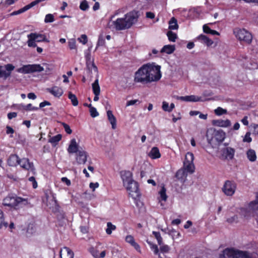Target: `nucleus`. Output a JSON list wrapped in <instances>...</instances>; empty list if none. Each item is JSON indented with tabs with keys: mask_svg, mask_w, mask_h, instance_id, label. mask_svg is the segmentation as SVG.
<instances>
[{
	"mask_svg": "<svg viewBox=\"0 0 258 258\" xmlns=\"http://www.w3.org/2000/svg\"><path fill=\"white\" fill-rule=\"evenodd\" d=\"M138 12L131 11L126 14L124 17L117 18L115 21L110 20L108 23L109 28L113 26L118 31L130 28L138 20Z\"/></svg>",
	"mask_w": 258,
	"mask_h": 258,
	"instance_id": "1",
	"label": "nucleus"
},
{
	"mask_svg": "<svg viewBox=\"0 0 258 258\" xmlns=\"http://www.w3.org/2000/svg\"><path fill=\"white\" fill-rule=\"evenodd\" d=\"M53 67L51 64L43 63L42 66L40 64H27L17 69L18 73L23 74H30L35 72H41L45 71L46 73H50L53 70Z\"/></svg>",
	"mask_w": 258,
	"mask_h": 258,
	"instance_id": "2",
	"label": "nucleus"
},
{
	"mask_svg": "<svg viewBox=\"0 0 258 258\" xmlns=\"http://www.w3.org/2000/svg\"><path fill=\"white\" fill-rule=\"evenodd\" d=\"M194 156L192 153L188 152L185 158V161L183 163L184 170H179L176 173V177L179 178L180 175H182L184 173V170L187 172L192 173L195 171V166L193 163Z\"/></svg>",
	"mask_w": 258,
	"mask_h": 258,
	"instance_id": "3",
	"label": "nucleus"
},
{
	"mask_svg": "<svg viewBox=\"0 0 258 258\" xmlns=\"http://www.w3.org/2000/svg\"><path fill=\"white\" fill-rule=\"evenodd\" d=\"M206 137L209 144L212 145L214 141L220 144L225 139L226 134L222 130H213L208 132Z\"/></svg>",
	"mask_w": 258,
	"mask_h": 258,
	"instance_id": "4",
	"label": "nucleus"
},
{
	"mask_svg": "<svg viewBox=\"0 0 258 258\" xmlns=\"http://www.w3.org/2000/svg\"><path fill=\"white\" fill-rule=\"evenodd\" d=\"M28 203L27 200L25 199L8 196L4 199L3 204L5 206L17 208V207L26 205Z\"/></svg>",
	"mask_w": 258,
	"mask_h": 258,
	"instance_id": "5",
	"label": "nucleus"
},
{
	"mask_svg": "<svg viewBox=\"0 0 258 258\" xmlns=\"http://www.w3.org/2000/svg\"><path fill=\"white\" fill-rule=\"evenodd\" d=\"M148 74V65L144 64L135 73L134 81L143 84L150 83Z\"/></svg>",
	"mask_w": 258,
	"mask_h": 258,
	"instance_id": "6",
	"label": "nucleus"
},
{
	"mask_svg": "<svg viewBox=\"0 0 258 258\" xmlns=\"http://www.w3.org/2000/svg\"><path fill=\"white\" fill-rule=\"evenodd\" d=\"M147 65H148V79L150 80V82L159 80L161 77L160 66H155L153 63H147Z\"/></svg>",
	"mask_w": 258,
	"mask_h": 258,
	"instance_id": "7",
	"label": "nucleus"
},
{
	"mask_svg": "<svg viewBox=\"0 0 258 258\" xmlns=\"http://www.w3.org/2000/svg\"><path fill=\"white\" fill-rule=\"evenodd\" d=\"M234 34L236 37L241 41L249 44L251 43L252 37L251 34L244 29H235Z\"/></svg>",
	"mask_w": 258,
	"mask_h": 258,
	"instance_id": "8",
	"label": "nucleus"
},
{
	"mask_svg": "<svg viewBox=\"0 0 258 258\" xmlns=\"http://www.w3.org/2000/svg\"><path fill=\"white\" fill-rule=\"evenodd\" d=\"M125 187L126 190L128 191V194L133 199H136L138 198L140 196V192L138 187V183L134 180H133L132 182H128V183L124 185Z\"/></svg>",
	"mask_w": 258,
	"mask_h": 258,
	"instance_id": "9",
	"label": "nucleus"
},
{
	"mask_svg": "<svg viewBox=\"0 0 258 258\" xmlns=\"http://www.w3.org/2000/svg\"><path fill=\"white\" fill-rule=\"evenodd\" d=\"M236 184L234 181L226 180L222 188L223 192L227 196H232L235 191Z\"/></svg>",
	"mask_w": 258,
	"mask_h": 258,
	"instance_id": "10",
	"label": "nucleus"
},
{
	"mask_svg": "<svg viewBox=\"0 0 258 258\" xmlns=\"http://www.w3.org/2000/svg\"><path fill=\"white\" fill-rule=\"evenodd\" d=\"M15 69V67L12 64H7L5 67L0 66V78L6 79L11 75V72Z\"/></svg>",
	"mask_w": 258,
	"mask_h": 258,
	"instance_id": "11",
	"label": "nucleus"
},
{
	"mask_svg": "<svg viewBox=\"0 0 258 258\" xmlns=\"http://www.w3.org/2000/svg\"><path fill=\"white\" fill-rule=\"evenodd\" d=\"M86 64L87 73L90 79L93 77V74H94L96 75V78H98V71L97 67L95 65V64L91 61H87Z\"/></svg>",
	"mask_w": 258,
	"mask_h": 258,
	"instance_id": "12",
	"label": "nucleus"
},
{
	"mask_svg": "<svg viewBox=\"0 0 258 258\" xmlns=\"http://www.w3.org/2000/svg\"><path fill=\"white\" fill-rule=\"evenodd\" d=\"M19 165H20L22 168L27 170H30L33 173H35V168L33 164L30 162L28 158H24L20 159Z\"/></svg>",
	"mask_w": 258,
	"mask_h": 258,
	"instance_id": "13",
	"label": "nucleus"
},
{
	"mask_svg": "<svg viewBox=\"0 0 258 258\" xmlns=\"http://www.w3.org/2000/svg\"><path fill=\"white\" fill-rule=\"evenodd\" d=\"M87 153L83 150H79L76 154V160L78 164H84L87 161Z\"/></svg>",
	"mask_w": 258,
	"mask_h": 258,
	"instance_id": "14",
	"label": "nucleus"
},
{
	"mask_svg": "<svg viewBox=\"0 0 258 258\" xmlns=\"http://www.w3.org/2000/svg\"><path fill=\"white\" fill-rule=\"evenodd\" d=\"M176 98L178 100H180L185 102H198L204 101L206 100H203L202 97L196 96L195 95H189L185 96H177Z\"/></svg>",
	"mask_w": 258,
	"mask_h": 258,
	"instance_id": "15",
	"label": "nucleus"
},
{
	"mask_svg": "<svg viewBox=\"0 0 258 258\" xmlns=\"http://www.w3.org/2000/svg\"><path fill=\"white\" fill-rule=\"evenodd\" d=\"M236 258H258V254L256 253L237 250Z\"/></svg>",
	"mask_w": 258,
	"mask_h": 258,
	"instance_id": "16",
	"label": "nucleus"
},
{
	"mask_svg": "<svg viewBox=\"0 0 258 258\" xmlns=\"http://www.w3.org/2000/svg\"><path fill=\"white\" fill-rule=\"evenodd\" d=\"M120 176L123 181V186L132 182L133 180V174L130 171L124 170L120 172Z\"/></svg>",
	"mask_w": 258,
	"mask_h": 258,
	"instance_id": "17",
	"label": "nucleus"
},
{
	"mask_svg": "<svg viewBox=\"0 0 258 258\" xmlns=\"http://www.w3.org/2000/svg\"><path fill=\"white\" fill-rule=\"evenodd\" d=\"M46 91L57 98H59L63 93L62 89L56 86L47 88Z\"/></svg>",
	"mask_w": 258,
	"mask_h": 258,
	"instance_id": "18",
	"label": "nucleus"
},
{
	"mask_svg": "<svg viewBox=\"0 0 258 258\" xmlns=\"http://www.w3.org/2000/svg\"><path fill=\"white\" fill-rule=\"evenodd\" d=\"M237 250L232 248H226L220 255V258H236Z\"/></svg>",
	"mask_w": 258,
	"mask_h": 258,
	"instance_id": "19",
	"label": "nucleus"
},
{
	"mask_svg": "<svg viewBox=\"0 0 258 258\" xmlns=\"http://www.w3.org/2000/svg\"><path fill=\"white\" fill-rule=\"evenodd\" d=\"M222 155L225 158L228 160H231L233 158L235 150L231 147H226L222 150Z\"/></svg>",
	"mask_w": 258,
	"mask_h": 258,
	"instance_id": "20",
	"label": "nucleus"
},
{
	"mask_svg": "<svg viewBox=\"0 0 258 258\" xmlns=\"http://www.w3.org/2000/svg\"><path fill=\"white\" fill-rule=\"evenodd\" d=\"M28 37H31L36 42L42 41L47 42H49V40L46 38V36L44 35L37 33H31L30 34L28 35Z\"/></svg>",
	"mask_w": 258,
	"mask_h": 258,
	"instance_id": "21",
	"label": "nucleus"
},
{
	"mask_svg": "<svg viewBox=\"0 0 258 258\" xmlns=\"http://www.w3.org/2000/svg\"><path fill=\"white\" fill-rule=\"evenodd\" d=\"M61 258H73L74 252L68 247H64L60 251Z\"/></svg>",
	"mask_w": 258,
	"mask_h": 258,
	"instance_id": "22",
	"label": "nucleus"
},
{
	"mask_svg": "<svg viewBox=\"0 0 258 258\" xmlns=\"http://www.w3.org/2000/svg\"><path fill=\"white\" fill-rule=\"evenodd\" d=\"M213 124L217 126L227 127L231 125V121L229 119H217L213 121Z\"/></svg>",
	"mask_w": 258,
	"mask_h": 258,
	"instance_id": "23",
	"label": "nucleus"
},
{
	"mask_svg": "<svg viewBox=\"0 0 258 258\" xmlns=\"http://www.w3.org/2000/svg\"><path fill=\"white\" fill-rule=\"evenodd\" d=\"M82 150V149L81 150ZM79 150L78 145L77 144L76 140L75 139H72L68 149V152L69 153L77 154Z\"/></svg>",
	"mask_w": 258,
	"mask_h": 258,
	"instance_id": "24",
	"label": "nucleus"
},
{
	"mask_svg": "<svg viewBox=\"0 0 258 258\" xmlns=\"http://www.w3.org/2000/svg\"><path fill=\"white\" fill-rule=\"evenodd\" d=\"M125 241L126 242L130 243L132 246H133L136 250L139 252H141L140 246L137 242H136L133 236L131 235L126 236L125 237Z\"/></svg>",
	"mask_w": 258,
	"mask_h": 258,
	"instance_id": "25",
	"label": "nucleus"
},
{
	"mask_svg": "<svg viewBox=\"0 0 258 258\" xmlns=\"http://www.w3.org/2000/svg\"><path fill=\"white\" fill-rule=\"evenodd\" d=\"M248 206L250 211L253 213L258 211V192L256 193L255 199L250 202Z\"/></svg>",
	"mask_w": 258,
	"mask_h": 258,
	"instance_id": "26",
	"label": "nucleus"
},
{
	"mask_svg": "<svg viewBox=\"0 0 258 258\" xmlns=\"http://www.w3.org/2000/svg\"><path fill=\"white\" fill-rule=\"evenodd\" d=\"M20 159L15 154L11 155L8 159V164L10 166H16L19 163Z\"/></svg>",
	"mask_w": 258,
	"mask_h": 258,
	"instance_id": "27",
	"label": "nucleus"
},
{
	"mask_svg": "<svg viewBox=\"0 0 258 258\" xmlns=\"http://www.w3.org/2000/svg\"><path fill=\"white\" fill-rule=\"evenodd\" d=\"M197 39L201 42L206 44L208 46L212 45L213 41L206 35L201 34L197 37Z\"/></svg>",
	"mask_w": 258,
	"mask_h": 258,
	"instance_id": "28",
	"label": "nucleus"
},
{
	"mask_svg": "<svg viewBox=\"0 0 258 258\" xmlns=\"http://www.w3.org/2000/svg\"><path fill=\"white\" fill-rule=\"evenodd\" d=\"M175 46L174 45H166L163 47L161 50V52H164L170 54L172 53L175 51Z\"/></svg>",
	"mask_w": 258,
	"mask_h": 258,
	"instance_id": "29",
	"label": "nucleus"
},
{
	"mask_svg": "<svg viewBox=\"0 0 258 258\" xmlns=\"http://www.w3.org/2000/svg\"><path fill=\"white\" fill-rule=\"evenodd\" d=\"M149 156L152 159L160 158L161 154L158 148L157 147H153L149 152Z\"/></svg>",
	"mask_w": 258,
	"mask_h": 258,
	"instance_id": "30",
	"label": "nucleus"
},
{
	"mask_svg": "<svg viewBox=\"0 0 258 258\" xmlns=\"http://www.w3.org/2000/svg\"><path fill=\"white\" fill-rule=\"evenodd\" d=\"M146 241L150 246L151 249L154 251L155 254L158 255L159 258H164L159 252V250L157 245L152 243L148 240H147Z\"/></svg>",
	"mask_w": 258,
	"mask_h": 258,
	"instance_id": "31",
	"label": "nucleus"
},
{
	"mask_svg": "<svg viewBox=\"0 0 258 258\" xmlns=\"http://www.w3.org/2000/svg\"><path fill=\"white\" fill-rule=\"evenodd\" d=\"M248 159L251 162H254L256 159V153L254 150L249 149L246 152Z\"/></svg>",
	"mask_w": 258,
	"mask_h": 258,
	"instance_id": "32",
	"label": "nucleus"
},
{
	"mask_svg": "<svg viewBox=\"0 0 258 258\" xmlns=\"http://www.w3.org/2000/svg\"><path fill=\"white\" fill-rule=\"evenodd\" d=\"M178 28L177 22L174 17H172L169 22V29L177 30Z\"/></svg>",
	"mask_w": 258,
	"mask_h": 258,
	"instance_id": "33",
	"label": "nucleus"
},
{
	"mask_svg": "<svg viewBox=\"0 0 258 258\" xmlns=\"http://www.w3.org/2000/svg\"><path fill=\"white\" fill-rule=\"evenodd\" d=\"M240 210V214L246 218L250 217L253 213L251 212V211H250V210L248 209V207L247 208H241Z\"/></svg>",
	"mask_w": 258,
	"mask_h": 258,
	"instance_id": "34",
	"label": "nucleus"
},
{
	"mask_svg": "<svg viewBox=\"0 0 258 258\" xmlns=\"http://www.w3.org/2000/svg\"><path fill=\"white\" fill-rule=\"evenodd\" d=\"M92 89L94 94L100 93V88L99 85L98 78H96L92 84Z\"/></svg>",
	"mask_w": 258,
	"mask_h": 258,
	"instance_id": "35",
	"label": "nucleus"
},
{
	"mask_svg": "<svg viewBox=\"0 0 258 258\" xmlns=\"http://www.w3.org/2000/svg\"><path fill=\"white\" fill-rule=\"evenodd\" d=\"M159 252H160L161 253H168L170 249V247L166 245V244H164V243H162L161 244H159Z\"/></svg>",
	"mask_w": 258,
	"mask_h": 258,
	"instance_id": "36",
	"label": "nucleus"
},
{
	"mask_svg": "<svg viewBox=\"0 0 258 258\" xmlns=\"http://www.w3.org/2000/svg\"><path fill=\"white\" fill-rule=\"evenodd\" d=\"M30 8H31V7H30L29 4L25 6L24 7L20 9V10H19L18 11H16L13 12V13H12L10 14V15L11 16H14V15H17L20 14H21L22 13H24L25 11L28 10Z\"/></svg>",
	"mask_w": 258,
	"mask_h": 258,
	"instance_id": "37",
	"label": "nucleus"
},
{
	"mask_svg": "<svg viewBox=\"0 0 258 258\" xmlns=\"http://www.w3.org/2000/svg\"><path fill=\"white\" fill-rule=\"evenodd\" d=\"M68 97L71 100L72 103L74 106H76L78 105V101L75 95L70 92Z\"/></svg>",
	"mask_w": 258,
	"mask_h": 258,
	"instance_id": "38",
	"label": "nucleus"
},
{
	"mask_svg": "<svg viewBox=\"0 0 258 258\" xmlns=\"http://www.w3.org/2000/svg\"><path fill=\"white\" fill-rule=\"evenodd\" d=\"M167 36L168 37V40L171 42H175L177 38L176 34L171 31H169L167 32Z\"/></svg>",
	"mask_w": 258,
	"mask_h": 258,
	"instance_id": "39",
	"label": "nucleus"
},
{
	"mask_svg": "<svg viewBox=\"0 0 258 258\" xmlns=\"http://www.w3.org/2000/svg\"><path fill=\"white\" fill-rule=\"evenodd\" d=\"M115 229L116 226L113 225L111 222H109L107 223V228L106 229V232L107 234H111L112 231L115 230Z\"/></svg>",
	"mask_w": 258,
	"mask_h": 258,
	"instance_id": "40",
	"label": "nucleus"
},
{
	"mask_svg": "<svg viewBox=\"0 0 258 258\" xmlns=\"http://www.w3.org/2000/svg\"><path fill=\"white\" fill-rule=\"evenodd\" d=\"M8 223L4 221L3 212L1 209H0V228L3 226L7 227Z\"/></svg>",
	"mask_w": 258,
	"mask_h": 258,
	"instance_id": "41",
	"label": "nucleus"
},
{
	"mask_svg": "<svg viewBox=\"0 0 258 258\" xmlns=\"http://www.w3.org/2000/svg\"><path fill=\"white\" fill-rule=\"evenodd\" d=\"M166 188H165L164 186H162L161 187V190H160L159 191V195L160 196V198H161V199L163 200V201H166L167 200V197L166 196Z\"/></svg>",
	"mask_w": 258,
	"mask_h": 258,
	"instance_id": "42",
	"label": "nucleus"
},
{
	"mask_svg": "<svg viewBox=\"0 0 258 258\" xmlns=\"http://www.w3.org/2000/svg\"><path fill=\"white\" fill-rule=\"evenodd\" d=\"M61 139V135L60 134L57 135L51 138L49 141L51 143L56 144Z\"/></svg>",
	"mask_w": 258,
	"mask_h": 258,
	"instance_id": "43",
	"label": "nucleus"
},
{
	"mask_svg": "<svg viewBox=\"0 0 258 258\" xmlns=\"http://www.w3.org/2000/svg\"><path fill=\"white\" fill-rule=\"evenodd\" d=\"M68 45L71 49H77L76 41L75 39H70L68 41Z\"/></svg>",
	"mask_w": 258,
	"mask_h": 258,
	"instance_id": "44",
	"label": "nucleus"
},
{
	"mask_svg": "<svg viewBox=\"0 0 258 258\" xmlns=\"http://www.w3.org/2000/svg\"><path fill=\"white\" fill-rule=\"evenodd\" d=\"M153 234L155 237L156 239L157 240L158 245L161 244L163 243V239L161 236L160 233L159 232L153 231Z\"/></svg>",
	"mask_w": 258,
	"mask_h": 258,
	"instance_id": "45",
	"label": "nucleus"
},
{
	"mask_svg": "<svg viewBox=\"0 0 258 258\" xmlns=\"http://www.w3.org/2000/svg\"><path fill=\"white\" fill-rule=\"evenodd\" d=\"M89 6L86 0H83L80 4V9L82 11H86Z\"/></svg>",
	"mask_w": 258,
	"mask_h": 258,
	"instance_id": "46",
	"label": "nucleus"
},
{
	"mask_svg": "<svg viewBox=\"0 0 258 258\" xmlns=\"http://www.w3.org/2000/svg\"><path fill=\"white\" fill-rule=\"evenodd\" d=\"M54 21V16L52 14H47L45 16L44 22L46 23H51Z\"/></svg>",
	"mask_w": 258,
	"mask_h": 258,
	"instance_id": "47",
	"label": "nucleus"
},
{
	"mask_svg": "<svg viewBox=\"0 0 258 258\" xmlns=\"http://www.w3.org/2000/svg\"><path fill=\"white\" fill-rule=\"evenodd\" d=\"M105 44V39L103 38L102 35H100L99 36L98 40L97 43V46L95 50L97 49V48L99 46H104Z\"/></svg>",
	"mask_w": 258,
	"mask_h": 258,
	"instance_id": "48",
	"label": "nucleus"
},
{
	"mask_svg": "<svg viewBox=\"0 0 258 258\" xmlns=\"http://www.w3.org/2000/svg\"><path fill=\"white\" fill-rule=\"evenodd\" d=\"M251 133L248 132L246 133L244 137L243 138L242 141L244 143H250L252 141V139L250 137Z\"/></svg>",
	"mask_w": 258,
	"mask_h": 258,
	"instance_id": "49",
	"label": "nucleus"
},
{
	"mask_svg": "<svg viewBox=\"0 0 258 258\" xmlns=\"http://www.w3.org/2000/svg\"><path fill=\"white\" fill-rule=\"evenodd\" d=\"M214 111L215 114L217 115H221L227 113V110L226 109H224L220 107L216 109Z\"/></svg>",
	"mask_w": 258,
	"mask_h": 258,
	"instance_id": "50",
	"label": "nucleus"
},
{
	"mask_svg": "<svg viewBox=\"0 0 258 258\" xmlns=\"http://www.w3.org/2000/svg\"><path fill=\"white\" fill-rule=\"evenodd\" d=\"M60 123L63 126L66 132L68 134H71L72 133V130L71 129L70 126L67 123L60 122Z\"/></svg>",
	"mask_w": 258,
	"mask_h": 258,
	"instance_id": "51",
	"label": "nucleus"
},
{
	"mask_svg": "<svg viewBox=\"0 0 258 258\" xmlns=\"http://www.w3.org/2000/svg\"><path fill=\"white\" fill-rule=\"evenodd\" d=\"M89 252L95 258H99L98 251L95 249L93 247H91L89 249Z\"/></svg>",
	"mask_w": 258,
	"mask_h": 258,
	"instance_id": "52",
	"label": "nucleus"
},
{
	"mask_svg": "<svg viewBox=\"0 0 258 258\" xmlns=\"http://www.w3.org/2000/svg\"><path fill=\"white\" fill-rule=\"evenodd\" d=\"M238 221V218L237 215L229 218L227 219V222L229 223L232 224L233 223H237Z\"/></svg>",
	"mask_w": 258,
	"mask_h": 258,
	"instance_id": "53",
	"label": "nucleus"
},
{
	"mask_svg": "<svg viewBox=\"0 0 258 258\" xmlns=\"http://www.w3.org/2000/svg\"><path fill=\"white\" fill-rule=\"evenodd\" d=\"M23 108L26 111L37 110L39 109L37 107L32 106L31 104H28L27 105L24 106Z\"/></svg>",
	"mask_w": 258,
	"mask_h": 258,
	"instance_id": "54",
	"label": "nucleus"
},
{
	"mask_svg": "<svg viewBox=\"0 0 258 258\" xmlns=\"http://www.w3.org/2000/svg\"><path fill=\"white\" fill-rule=\"evenodd\" d=\"M28 40L27 41V44L29 47H35L37 46L36 41L31 37H28Z\"/></svg>",
	"mask_w": 258,
	"mask_h": 258,
	"instance_id": "55",
	"label": "nucleus"
},
{
	"mask_svg": "<svg viewBox=\"0 0 258 258\" xmlns=\"http://www.w3.org/2000/svg\"><path fill=\"white\" fill-rule=\"evenodd\" d=\"M78 40L82 43L83 44H86L88 41V38L86 35L82 34L80 38H79Z\"/></svg>",
	"mask_w": 258,
	"mask_h": 258,
	"instance_id": "56",
	"label": "nucleus"
},
{
	"mask_svg": "<svg viewBox=\"0 0 258 258\" xmlns=\"http://www.w3.org/2000/svg\"><path fill=\"white\" fill-rule=\"evenodd\" d=\"M90 113L92 117H95L99 115L98 112L95 107H91V109H90Z\"/></svg>",
	"mask_w": 258,
	"mask_h": 258,
	"instance_id": "57",
	"label": "nucleus"
},
{
	"mask_svg": "<svg viewBox=\"0 0 258 258\" xmlns=\"http://www.w3.org/2000/svg\"><path fill=\"white\" fill-rule=\"evenodd\" d=\"M162 108L164 111L170 112L169 104L166 101H163L162 102Z\"/></svg>",
	"mask_w": 258,
	"mask_h": 258,
	"instance_id": "58",
	"label": "nucleus"
},
{
	"mask_svg": "<svg viewBox=\"0 0 258 258\" xmlns=\"http://www.w3.org/2000/svg\"><path fill=\"white\" fill-rule=\"evenodd\" d=\"M14 129L11 127L10 126L7 125L6 126V134L9 135L11 134L10 137H13V134L14 133Z\"/></svg>",
	"mask_w": 258,
	"mask_h": 258,
	"instance_id": "59",
	"label": "nucleus"
},
{
	"mask_svg": "<svg viewBox=\"0 0 258 258\" xmlns=\"http://www.w3.org/2000/svg\"><path fill=\"white\" fill-rule=\"evenodd\" d=\"M29 181L32 182L33 187L36 188L37 187V183L35 180V178L34 176L30 177L28 179Z\"/></svg>",
	"mask_w": 258,
	"mask_h": 258,
	"instance_id": "60",
	"label": "nucleus"
},
{
	"mask_svg": "<svg viewBox=\"0 0 258 258\" xmlns=\"http://www.w3.org/2000/svg\"><path fill=\"white\" fill-rule=\"evenodd\" d=\"M109 121L112 125V128L114 130L115 129L116 127V120L115 117H114L113 118H111Z\"/></svg>",
	"mask_w": 258,
	"mask_h": 258,
	"instance_id": "61",
	"label": "nucleus"
},
{
	"mask_svg": "<svg viewBox=\"0 0 258 258\" xmlns=\"http://www.w3.org/2000/svg\"><path fill=\"white\" fill-rule=\"evenodd\" d=\"M89 186L91 189H92L93 191H94L95 188H97L99 186V183L98 182H91L90 183Z\"/></svg>",
	"mask_w": 258,
	"mask_h": 258,
	"instance_id": "62",
	"label": "nucleus"
},
{
	"mask_svg": "<svg viewBox=\"0 0 258 258\" xmlns=\"http://www.w3.org/2000/svg\"><path fill=\"white\" fill-rule=\"evenodd\" d=\"M137 102H139V103L140 102L139 100L136 99V100H130L127 102L126 106H128L133 105Z\"/></svg>",
	"mask_w": 258,
	"mask_h": 258,
	"instance_id": "63",
	"label": "nucleus"
},
{
	"mask_svg": "<svg viewBox=\"0 0 258 258\" xmlns=\"http://www.w3.org/2000/svg\"><path fill=\"white\" fill-rule=\"evenodd\" d=\"M203 31H204V32L205 33H208V34H210V33L211 29L207 25H206V24L204 25L203 26Z\"/></svg>",
	"mask_w": 258,
	"mask_h": 258,
	"instance_id": "64",
	"label": "nucleus"
}]
</instances>
